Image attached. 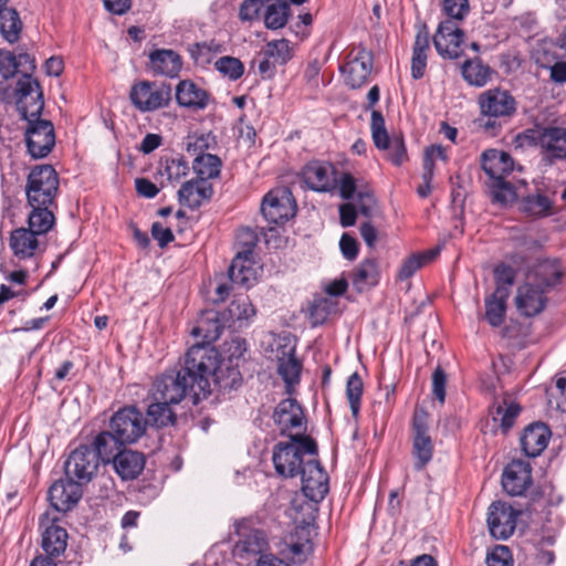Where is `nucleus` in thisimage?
<instances>
[{
	"instance_id": "obj_1",
	"label": "nucleus",
	"mask_w": 566,
	"mask_h": 566,
	"mask_svg": "<svg viewBox=\"0 0 566 566\" xmlns=\"http://www.w3.org/2000/svg\"><path fill=\"white\" fill-rule=\"evenodd\" d=\"M211 367L210 357L205 349L191 346L185 356L184 366L176 373H166L156 378L151 388L153 400H163L178 405L191 397L197 405L209 395V386L205 378V368Z\"/></svg>"
},
{
	"instance_id": "obj_2",
	"label": "nucleus",
	"mask_w": 566,
	"mask_h": 566,
	"mask_svg": "<svg viewBox=\"0 0 566 566\" xmlns=\"http://www.w3.org/2000/svg\"><path fill=\"white\" fill-rule=\"evenodd\" d=\"M481 166L489 177L488 186L493 201L501 205L515 201V188L511 181L506 180L514 170V160L511 155L499 149H488L481 155Z\"/></svg>"
},
{
	"instance_id": "obj_3",
	"label": "nucleus",
	"mask_w": 566,
	"mask_h": 566,
	"mask_svg": "<svg viewBox=\"0 0 566 566\" xmlns=\"http://www.w3.org/2000/svg\"><path fill=\"white\" fill-rule=\"evenodd\" d=\"M59 190V177L51 165L34 167L29 176L25 186L28 206L31 208L29 214H42L48 212L54 216L51 207Z\"/></svg>"
},
{
	"instance_id": "obj_4",
	"label": "nucleus",
	"mask_w": 566,
	"mask_h": 566,
	"mask_svg": "<svg viewBox=\"0 0 566 566\" xmlns=\"http://www.w3.org/2000/svg\"><path fill=\"white\" fill-rule=\"evenodd\" d=\"M304 454L317 455L314 439L302 433L291 436L290 441H281L273 448L272 461L275 472L282 478H294L305 463Z\"/></svg>"
},
{
	"instance_id": "obj_5",
	"label": "nucleus",
	"mask_w": 566,
	"mask_h": 566,
	"mask_svg": "<svg viewBox=\"0 0 566 566\" xmlns=\"http://www.w3.org/2000/svg\"><path fill=\"white\" fill-rule=\"evenodd\" d=\"M235 344V352L239 353L237 357H233V354L226 360H220L219 353L213 346L199 345L193 346V348L205 349L206 356L210 357L211 367L205 368V378L210 387V380L212 379L214 385L222 391H230L233 389H238L242 382L243 378L241 371L239 369V360L242 352L245 350L243 347L245 345L244 339H235L233 340ZM211 389L209 388V394Z\"/></svg>"
},
{
	"instance_id": "obj_6",
	"label": "nucleus",
	"mask_w": 566,
	"mask_h": 566,
	"mask_svg": "<svg viewBox=\"0 0 566 566\" xmlns=\"http://www.w3.org/2000/svg\"><path fill=\"white\" fill-rule=\"evenodd\" d=\"M481 117L480 126L484 129H495L502 123L509 122L517 111L515 97L501 87L489 88L478 97Z\"/></svg>"
},
{
	"instance_id": "obj_7",
	"label": "nucleus",
	"mask_w": 566,
	"mask_h": 566,
	"mask_svg": "<svg viewBox=\"0 0 566 566\" xmlns=\"http://www.w3.org/2000/svg\"><path fill=\"white\" fill-rule=\"evenodd\" d=\"M55 218L48 212L29 214L28 228L20 227L10 233L9 247L19 260L31 259L39 249V235L46 234L54 226Z\"/></svg>"
},
{
	"instance_id": "obj_8",
	"label": "nucleus",
	"mask_w": 566,
	"mask_h": 566,
	"mask_svg": "<svg viewBox=\"0 0 566 566\" xmlns=\"http://www.w3.org/2000/svg\"><path fill=\"white\" fill-rule=\"evenodd\" d=\"M149 420L135 406H124L108 421L114 436L126 446L137 443L147 432Z\"/></svg>"
},
{
	"instance_id": "obj_9",
	"label": "nucleus",
	"mask_w": 566,
	"mask_h": 566,
	"mask_svg": "<svg viewBox=\"0 0 566 566\" xmlns=\"http://www.w3.org/2000/svg\"><path fill=\"white\" fill-rule=\"evenodd\" d=\"M370 130L374 145L377 149L387 153V159L394 166H401L408 160L406 142L402 134L389 135L382 114L379 111L371 112Z\"/></svg>"
},
{
	"instance_id": "obj_10",
	"label": "nucleus",
	"mask_w": 566,
	"mask_h": 566,
	"mask_svg": "<svg viewBox=\"0 0 566 566\" xmlns=\"http://www.w3.org/2000/svg\"><path fill=\"white\" fill-rule=\"evenodd\" d=\"M171 93L170 84L145 80L132 85L129 99L139 112L150 113L167 107L171 101Z\"/></svg>"
},
{
	"instance_id": "obj_11",
	"label": "nucleus",
	"mask_w": 566,
	"mask_h": 566,
	"mask_svg": "<svg viewBox=\"0 0 566 566\" xmlns=\"http://www.w3.org/2000/svg\"><path fill=\"white\" fill-rule=\"evenodd\" d=\"M261 212L271 231L276 226H283L296 212V203L291 190L281 187L269 191L262 200Z\"/></svg>"
},
{
	"instance_id": "obj_12",
	"label": "nucleus",
	"mask_w": 566,
	"mask_h": 566,
	"mask_svg": "<svg viewBox=\"0 0 566 566\" xmlns=\"http://www.w3.org/2000/svg\"><path fill=\"white\" fill-rule=\"evenodd\" d=\"M518 138L538 146L546 158H566V128L536 126L525 130Z\"/></svg>"
},
{
	"instance_id": "obj_13",
	"label": "nucleus",
	"mask_w": 566,
	"mask_h": 566,
	"mask_svg": "<svg viewBox=\"0 0 566 566\" xmlns=\"http://www.w3.org/2000/svg\"><path fill=\"white\" fill-rule=\"evenodd\" d=\"M17 111L22 119L41 116L44 108V98L41 85L31 75L21 76L13 92Z\"/></svg>"
},
{
	"instance_id": "obj_14",
	"label": "nucleus",
	"mask_w": 566,
	"mask_h": 566,
	"mask_svg": "<svg viewBox=\"0 0 566 566\" xmlns=\"http://www.w3.org/2000/svg\"><path fill=\"white\" fill-rule=\"evenodd\" d=\"M411 426L413 467L416 471H421L432 460L434 449L429 434V413L423 408L416 409Z\"/></svg>"
},
{
	"instance_id": "obj_15",
	"label": "nucleus",
	"mask_w": 566,
	"mask_h": 566,
	"mask_svg": "<svg viewBox=\"0 0 566 566\" xmlns=\"http://www.w3.org/2000/svg\"><path fill=\"white\" fill-rule=\"evenodd\" d=\"M24 120L28 123L24 132L28 153L34 159L46 157L55 145L52 122L42 119L41 116H34Z\"/></svg>"
},
{
	"instance_id": "obj_16",
	"label": "nucleus",
	"mask_w": 566,
	"mask_h": 566,
	"mask_svg": "<svg viewBox=\"0 0 566 566\" xmlns=\"http://www.w3.org/2000/svg\"><path fill=\"white\" fill-rule=\"evenodd\" d=\"M244 234L250 238V241L245 243L247 249L237 252L228 274L233 284L250 287L256 282L259 272L254 261V248L258 239L253 231H247Z\"/></svg>"
},
{
	"instance_id": "obj_17",
	"label": "nucleus",
	"mask_w": 566,
	"mask_h": 566,
	"mask_svg": "<svg viewBox=\"0 0 566 566\" xmlns=\"http://www.w3.org/2000/svg\"><path fill=\"white\" fill-rule=\"evenodd\" d=\"M238 542L234 545V554L240 557H255L268 555L270 548L266 533L255 528L251 520H242L237 523Z\"/></svg>"
},
{
	"instance_id": "obj_18",
	"label": "nucleus",
	"mask_w": 566,
	"mask_h": 566,
	"mask_svg": "<svg viewBox=\"0 0 566 566\" xmlns=\"http://www.w3.org/2000/svg\"><path fill=\"white\" fill-rule=\"evenodd\" d=\"M465 34L454 20H442L432 36L438 54L443 59L457 60L463 54Z\"/></svg>"
},
{
	"instance_id": "obj_19",
	"label": "nucleus",
	"mask_w": 566,
	"mask_h": 566,
	"mask_svg": "<svg viewBox=\"0 0 566 566\" xmlns=\"http://www.w3.org/2000/svg\"><path fill=\"white\" fill-rule=\"evenodd\" d=\"M373 65L374 57L371 52L359 45L348 53L346 63L339 70L346 85L350 88H359L367 83Z\"/></svg>"
},
{
	"instance_id": "obj_20",
	"label": "nucleus",
	"mask_w": 566,
	"mask_h": 566,
	"mask_svg": "<svg viewBox=\"0 0 566 566\" xmlns=\"http://www.w3.org/2000/svg\"><path fill=\"white\" fill-rule=\"evenodd\" d=\"M99 463L88 444H80L69 454L65 461V475L82 485V483L92 480L98 470Z\"/></svg>"
},
{
	"instance_id": "obj_21",
	"label": "nucleus",
	"mask_w": 566,
	"mask_h": 566,
	"mask_svg": "<svg viewBox=\"0 0 566 566\" xmlns=\"http://www.w3.org/2000/svg\"><path fill=\"white\" fill-rule=\"evenodd\" d=\"M292 56L293 52L289 40H272L259 53L258 72L263 80H270L276 73V65L286 64Z\"/></svg>"
},
{
	"instance_id": "obj_22",
	"label": "nucleus",
	"mask_w": 566,
	"mask_h": 566,
	"mask_svg": "<svg viewBox=\"0 0 566 566\" xmlns=\"http://www.w3.org/2000/svg\"><path fill=\"white\" fill-rule=\"evenodd\" d=\"M298 474L304 495L311 501L321 502L328 493V475L319 461L306 460Z\"/></svg>"
},
{
	"instance_id": "obj_23",
	"label": "nucleus",
	"mask_w": 566,
	"mask_h": 566,
	"mask_svg": "<svg viewBox=\"0 0 566 566\" xmlns=\"http://www.w3.org/2000/svg\"><path fill=\"white\" fill-rule=\"evenodd\" d=\"M518 514V511L504 502H493L488 513L490 534L496 539L509 538L515 531Z\"/></svg>"
},
{
	"instance_id": "obj_24",
	"label": "nucleus",
	"mask_w": 566,
	"mask_h": 566,
	"mask_svg": "<svg viewBox=\"0 0 566 566\" xmlns=\"http://www.w3.org/2000/svg\"><path fill=\"white\" fill-rule=\"evenodd\" d=\"M207 139L198 137L188 143L187 150L195 156L192 169L198 178L209 181L219 177L221 171V159L217 155L206 153Z\"/></svg>"
},
{
	"instance_id": "obj_25",
	"label": "nucleus",
	"mask_w": 566,
	"mask_h": 566,
	"mask_svg": "<svg viewBox=\"0 0 566 566\" xmlns=\"http://www.w3.org/2000/svg\"><path fill=\"white\" fill-rule=\"evenodd\" d=\"M82 494V485L67 476L55 481L48 492L51 506L63 513L72 510L81 500Z\"/></svg>"
},
{
	"instance_id": "obj_26",
	"label": "nucleus",
	"mask_w": 566,
	"mask_h": 566,
	"mask_svg": "<svg viewBox=\"0 0 566 566\" xmlns=\"http://www.w3.org/2000/svg\"><path fill=\"white\" fill-rule=\"evenodd\" d=\"M548 291L535 283H524L518 286L515 296V305L518 313L525 317L541 314L547 305Z\"/></svg>"
},
{
	"instance_id": "obj_27",
	"label": "nucleus",
	"mask_w": 566,
	"mask_h": 566,
	"mask_svg": "<svg viewBox=\"0 0 566 566\" xmlns=\"http://www.w3.org/2000/svg\"><path fill=\"white\" fill-rule=\"evenodd\" d=\"M273 420L281 436L291 438L292 430L302 429L305 420L302 406L294 398L282 400L274 409Z\"/></svg>"
},
{
	"instance_id": "obj_28",
	"label": "nucleus",
	"mask_w": 566,
	"mask_h": 566,
	"mask_svg": "<svg viewBox=\"0 0 566 566\" xmlns=\"http://www.w3.org/2000/svg\"><path fill=\"white\" fill-rule=\"evenodd\" d=\"M532 484V468L522 460L510 462L502 474V486L512 496H520Z\"/></svg>"
},
{
	"instance_id": "obj_29",
	"label": "nucleus",
	"mask_w": 566,
	"mask_h": 566,
	"mask_svg": "<svg viewBox=\"0 0 566 566\" xmlns=\"http://www.w3.org/2000/svg\"><path fill=\"white\" fill-rule=\"evenodd\" d=\"M212 195V185L202 177H196L181 185L178 190V201L180 205L186 206L191 210H196L205 202L209 201Z\"/></svg>"
},
{
	"instance_id": "obj_30",
	"label": "nucleus",
	"mask_w": 566,
	"mask_h": 566,
	"mask_svg": "<svg viewBox=\"0 0 566 566\" xmlns=\"http://www.w3.org/2000/svg\"><path fill=\"white\" fill-rule=\"evenodd\" d=\"M277 373L282 377L286 391L292 392L293 387L300 382L302 363L296 358L295 346L284 345L277 349Z\"/></svg>"
},
{
	"instance_id": "obj_31",
	"label": "nucleus",
	"mask_w": 566,
	"mask_h": 566,
	"mask_svg": "<svg viewBox=\"0 0 566 566\" xmlns=\"http://www.w3.org/2000/svg\"><path fill=\"white\" fill-rule=\"evenodd\" d=\"M334 167L331 164L313 160L302 171L303 181L317 192H327L333 189Z\"/></svg>"
},
{
	"instance_id": "obj_32",
	"label": "nucleus",
	"mask_w": 566,
	"mask_h": 566,
	"mask_svg": "<svg viewBox=\"0 0 566 566\" xmlns=\"http://www.w3.org/2000/svg\"><path fill=\"white\" fill-rule=\"evenodd\" d=\"M35 67V60L27 52L14 54L11 51L0 50V75L4 80L12 78L18 73L21 76L31 75Z\"/></svg>"
},
{
	"instance_id": "obj_33",
	"label": "nucleus",
	"mask_w": 566,
	"mask_h": 566,
	"mask_svg": "<svg viewBox=\"0 0 566 566\" xmlns=\"http://www.w3.org/2000/svg\"><path fill=\"white\" fill-rule=\"evenodd\" d=\"M551 434L548 426L543 422L528 424L521 436L523 452L530 458L538 457L546 449Z\"/></svg>"
},
{
	"instance_id": "obj_34",
	"label": "nucleus",
	"mask_w": 566,
	"mask_h": 566,
	"mask_svg": "<svg viewBox=\"0 0 566 566\" xmlns=\"http://www.w3.org/2000/svg\"><path fill=\"white\" fill-rule=\"evenodd\" d=\"M149 69L155 75L174 78L182 69V60L174 50L156 49L149 54Z\"/></svg>"
},
{
	"instance_id": "obj_35",
	"label": "nucleus",
	"mask_w": 566,
	"mask_h": 566,
	"mask_svg": "<svg viewBox=\"0 0 566 566\" xmlns=\"http://www.w3.org/2000/svg\"><path fill=\"white\" fill-rule=\"evenodd\" d=\"M175 95L179 106L193 111L205 109L210 101L209 93L191 80L180 81Z\"/></svg>"
},
{
	"instance_id": "obj_36",
	"label": "nucleus",
	"mask_w": 566,
	"mask_h": 566,
	"mask_svg": "<svg viewBox=\"0 0 566 566\" xmlns=\"http://www.w3.org/2000/svg\"><path fill=\"white\" fill-rule=\"evenodd\" d=\"M226 326V321L222 319L221 313L214 311L202 313L197 325L191 331L192 336L201 337L202 340L195 344L193 346H211V343L220 337Z\"/></svg>"
},
{
	"instance_id": "obj_37",
	"label": "nucleus",
	"mask_w": 566,
	"mask_h": 566,
	"mask_svg": "<svg viewBox=\"0 0 566 566\" xmlns=\"http://www.w3.org/2000/svg\"><path fill=\"white\" fill-rule=\"evenodd\" d=\"M111 463L122 480H134L143 472L146 459L143 452L124 448Z\"/></svg>"
},
{
	"instance_id": "obj_38",
	"label": "nucleus",
	"mask_w": 566,
	"mask_h": 566,
	"mask_svg": "<svg viewBox=\"0 0 566 566\" xmlns=\"http://www.w3.org/2000/svg\"><path fill=\"white\" fill-rule=\"evenodd\" d=\"M430 51V32L426 24L418 28L411 57V76L420 80L427 70L428 52Z\"/></svg>"
},
{
	"instance_id": "obj_39",
	"label": "nucleus",
	"mask_w": 566,
	"mask_h": 566,
	"mask_svg": "<svg viewBox=\"0 0 566 566\" xmlns=\"http://www.w3.org/2000/svg\"><path fill=\"white\" fill-rule=\"evenodd\" d=\"M125 446L126 444L123 441H119L107 427L106 430H103L95 436L90 447L93 449L99 462L109 464L115 457H117V453L125 448Z\"/></svg>"
},
{
	"instance_id": "obj_40",
	"label": "nucleus",
	"mask_w": 566,
	"mask_h": 566,
	"mask_svg": "<svg viewBox=\"0 0 566 566\" xmlns=\"http://www.w3.org/2000/svg\"><path fill=\"white\" fill-rule=\"evenodd\" d=\"M509 296V292H505L501 289H495L493 293L485 297L484 318L490 326L496 328L503 325L506 317Z\"/></svg>"
},
{
	"instance_id": "obj_41",
	"label": "nucleus",
	"mask_w": 566,
	"mask_h": 566,
	"mask_svg": "<svg viewBox=\"0 0 566 566\" xmlns=\"http://www.w3.org/2000/svg\"><path fill=\"white\" fill-rule=\"evenodd\" d=\"M379 279V264L375 258L364 259L352 274L353 285L358 292L376 286Z\"/></svg>"
},
{
	"instance_id": "obj_42",
	"label": "nucleus",
	"mask_w": 566,
	"mask_h": 566,
	"mask_svg": "<svg viewBox=\"0 0 566 566\" xmlns=\"http://www.w3.org/2000/svg\"><path fill=\"white\" fill-rule=\"evenodd\" d=\"M563 268L557 260L539 261L534 269L535 284L551 291L562 282Z\"/></svg>"
},
{
	"instance_id": "obj_43",
	"label": "nucleus",
	"mask_w": 566,
	"mask_h": 566,
	"mask_svg": "<svg viewBox=\"0 0 566 566\" xmlns=\"http://www.w3.org/2000/svg\"><path fill=\"white\" fill-rule=\"evenodd\" d=\"M256 314V310L251 303L249 296L247 295H237L228 308L221 313L222 319L226 321V325L231 326L230 323L239 322H248Z\"/></svg>"
},
{
	"instance_id": "obj_44",
	"label": "nucleus",
	"mask_w": 566,
	"mask_h": 566,
	"mask_svg": "<svg viewBox=\"0 0 566 566\" xmlns=\"http://www.w3.org/2000/svg\"><path fill=\"white\" fill-rule=\"evenodd\" d=\"M290 15L291 8L286 0H271L264 9V25L269 30L282 29L286 25Z\"/></svg>"
},
{
	"instance_id": "obj_45",
	"label": "nucleus",
	"mask_w": 566,
	"mask_h": 566,
	"mask_svg": "<svg viewBox=\"0 0 566 566\" xmlns=\"http://www.w3.org/2000/svg\"><path fill=\"white\" fill-rule=\"evenodd\" d=\"M461 74L470 85L482 87L491 80L492 69L480 57H474L463 62Z\"/></svg>"
},
{
	"instance_id": "obj_46",
	"label": "nucleus",
	"mask_w": 566,
	"mask_h": 566,
	"mask_svg": "<svg viewBox=\"0 0 566 566\" xmlns=\"http://www.w3.org/2000/svg\"><path fill=\"white\" fill-rule=\"evenodd\" d=\"M67 533L65 528L52 524L42 533V548L50 557H57L65 552Z\"/></svg>"
},
{
	"instance_id": "obj_47",
	"label": "nucleus",
	"mask_w": 566,
	"mask_h": 566,
	"mask_svg": "<svg viewBox=\"0 0 566 566\" xmlns=\"http://www.w3.org/2000/svg\"><path fill=\"white\" fill-rule=\"evenodd\" d=\"M290 553L298 559L305 558L313 551L312 527L310 524L300 525L290 536L287 544Z\"/></svg>"
},
{
	"instance_id": "obj_48",
	"label": "nucleus",
	"mask_w": 566,
	"mask_h": 566,
	"mask_svg": "<svg viewBox=\"0 0 566 566\" xmlns=\"http://www.w3.org/2000/svg\"><path fill=\"white\" fill-rule=\"evenodd\" d=\"M522 210L536 218L552 216L554 213V200L541 192L528 195L522 200Z\"/></svg>"
},
{
	"instance_id": "obj_49",
	"label": "nucleus",
	"mask_w": 566,
	"mask_h": 566,
	"mask_svg": "<svg viewBox=\"0 0 566 566\" xmlns=\"http://www.w3.org/2000/svg\"><path fill=\"white\" fill-rule=\"evenodd\" d=\"M222 51L223 45L216 40L197 42L190 44L188 48V52L193 63L201 67L209 65L213 57Z\"/></svg>"
},
{
	"instance_id": "obj_50",
	"label": "nucleus",
	"mask_w": 566,
	"mask_h": 566,
	"mask_svg": "<svg viewBox=\"0 0 566 566\" xmlns=\"http://www.w3.org/2000/svg\"><path fill=\"white\" fill-rule=\"evenodd\" d=\"M22 30V22L19 13L13 8L7 6L0 8V33L3 38L14 43L19 40Z\"/></svg>"
},
{
	"instance_id": "obj_51",
	"label": "nucleus",
	"mask_w": 566,
	"mask_h": 566,
	"mask_svg": "<svg viewBox=\"0 0 566 566\" xmlns=\"http://www.w3.org/2000/svg\"><path fill=\"white\" fill-rule=\"evenodd\" d=\"M439 252L440 250L437 248L411 254L401 263L397 277L400 281L410 279L419 269L431 262Z\"/></svg>"
},
{
	"instance_id": "obj_52",
	"label": "nucleus",
	"mask_w": 566,
	"mask_h": 566,
	"mask_svg": "<svg viewBox=\"0 0 566 566\" xmlns=\"http://www.w3.org/2000/svg\"><path fill=\"white\" fill-rule=\"evenodd\" d=\"M521 411V407L516 402H507L505 399L502 402L494 403L492 407V417L494 421H499L504 431L510 430L516 417Z\"/></svg>"
},
{
	"instance_id": "obj_53",
	"label": "nucleus",
	"mask_w": 566,
	"mask_h": 566,
	"mask_svg": "<svg viewBox=\"0 0 566 566\" xmlns=\"http://www.w3.org/2000/svg\"><path fill=\"white\" fill-rule=\"evenodd\" d=\"M170 403L163 400H153L147 408V417L156 427H167L176 421V413Z\"/></svg>"
},
{
	"instance_id": "obj_54",
	"label": "nucleus",
	"mask_w": 566,
	"mask_h": 566,
	"mask_svg": "<svg viewBox=\"0 0 566 566\" xmlns=\"http://www.w3.org/2000/svg\"><path fill=\"white\" fill-rule=\"evenodd\" d=\"M188 172V163L181 156L166 157L160 161L159 174L166 176L170 182H178Z\"/></svg>"
},
{
	"instance_id": "obj_55",
	"label": "nucleus",
	"mask_w": 566,
	"mask_h": 566,
	"mask_svg": "<svg viewBox=\"0 0 566 566\" xmlns=\"http://www.w3.org/2000/svg\"><path fill=\"white\" fill-rule=\"evenodd\" d=\"M364 391V385L361 377L358 373L352 374L346 384V397L349 402V408L354 418H358L361 405V396Z\"/></svg>"
},
{
	"instance_id": "obj_56",
	"label": "nucleus",
	"mask_w": 566,
	"mask_h": 566,
	"mask_svg": "<svg viewBox=\"0 0 566 566\" xmlns=\"http://www.w3.org/2000/svg\"><path fill=\"white\" fill-rule=\"evenodd\" d=\"M214 69L230 81L239 80L244 73L243 63L234 56H221L214 62Z\"/></svg>"
},
{
	"instance_id": "obj_57",
	"label": "nucleus",
	"mask_w": 566,
	"mask_h": 566,
	"mask_svg": "<svg viewBox=\"0 0 566 566\" xmlns=\"http://www.w3.org/2000/svg\"><path fill=\"white\" fill-rule=\"evenodd\" d=\"M441 13L444 20H454L455 23L463 21L470 13L469 0H442Z\"/></svg>"
},
{
	"instance_id": "obj_58",
	"label": "nucleus",
	"mask_w": 566,
	"mask_h": 566,
	"mask_svg": "<svg viewBox=\"0 0 566 566\" xmlns=\"http://www.w3.org/2000/svg\"><path fill=\"white\" fill-rule=\"evenodd\" d=\"M493 274L495 289H501L510 293V289L515 282L516 271L506 263H500L494 268Z\"/></svg>"
},
{
	"instance_id": "obj_59",
	"label": "nucleus",
	"mask_w": 566,
	"mask_h": 566,
	"mask_svg": "<svg viewBox=\"0 0 566 566\" xmlns=\"http://www.w3.org/2000/svg\"><path fill=\"white\" fill-rule=\"evenodd\" d=\"M488 566H513L512 553L507 546L496 545L486 556Z\"/></svg>"
},
{
	"instance_id": "obj_60",
	"label": "nucleus",
	"mask_w": 566,
	"mask_h": 566,
	"mask_svg": "<svg viewBox=\"0 0 566 566\" xmlns=\"http://www.w3.org/2000/svg\"><path fill=\"white\" fill-rule=\"evenodd\" d=\"M447 375L444 370L438 366L432 374V394L443 403L446 400Z\"/></svg>"
},
{
	"instance_id": "obj_61",
	"label": "nucleus",
	"mask_w": 566,
	"mask_h": 566,
	"mask_svg": "<svg viewBox=\"0 0 566 566\" xmlns=\"http://www.w3.org/2000/svg\"><path fill=\"white\" fill-rule=\"evenodd\" d=\"M262 0H243L239 9L241 21H253L258 19Z\"/></svg>"
},
{
	"instance_id": "obj_62",
	"label": "nucleus",
	"mask_w": 566,
	"mask_h": 566,
	"mask_svg": "<svg viewBox=\"0 0 566 566\" xmlns=\"http://www.w3.org/2000/svg\"><path fill=\"white\" fill-rule=\"evenodd\" d=\"M339 249L343 256L348 261H354L358 255V243L354 237L344 233L339 240Z\"/></svg>"
},
{
	"instance_id": "obj_63",
	"label": "nucleus",
	"mask_w": 566,
	"mask_h": 566,
	"mask_svg": "<svg viewBox=\"0 0 566 566\" xmlns=\"http://www.w3.org/2000/svg\"><path fill=\"white\" fill-rule=\"evenodd\" d=\"M151 237L157 241L160 248L167 247L175 240V235L170 228H165L160 222H154L151 224Z\"/></svg>"
},
{
	"instance_id": "obj_64",
	"label": "nucleus",
	"mask_w": 566,
	"mask_h": 566,
	"mask_svg": "<svg viewBox=\"0 0 566 566\" xmlns=\"http://www.w3.org/2000/svg\"><path fill=\"white\" fill-rule=\"evenodd\" d=\"M357 191L356 179L348 172L342 175L339 180V195L345 200H350Z\"/></svg>"
}]
</instances>
